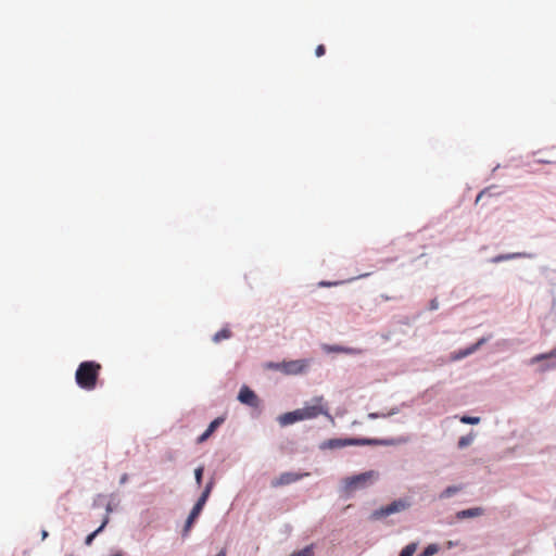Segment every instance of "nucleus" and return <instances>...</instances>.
<instances>
[{
	"label": "nucleus",
	"instance_id": "b1692460",
	"mask_svg": "<svg viewBox=\"0 0 556 556\" xmlns=\"http://www.w3.org/2000/svg\"><path fill=\"white\" fill-rule=\"evenodd\" d=\"M326 53V48L324 45H318L316 50H315V54L316 56L320 58L323 56L324 54Z\"/></svg>",
	"mask_w": 556,
	"mask_h": 556
},
{
	"label": "nucleus",
	"instance_id": "1a4fd4ad",
	"mask_svg": "<svg viewBox=\"0 0 556 556\" xmlns=\"http://www.w3.org/2000/svg\"><path fill=\"white\" fill-rule=\"evenodd\" d=\"M300 420H304L300 408L293 412L286 413L279 416L278 418V421L281 426H288Z\"/></svg>",
	"mask_w": 556,
	"mask_h": 556
},
{
	"label": "nucleus",
	"instance_id": "7c9ffc66",
	"mask_svg": "<svg viewBox=\"0 0 556 556\" xmlns=\"http://www.w3.org/2000/svg\"><path fill=\"white\" fill-rule=\"evenodd\" d=\"M279 364H280V363H270V364L268 365V367L277 370V365H279Z\"/></svg>",
	"mask_w": 556,
	"mask_h": 556
},
{
	"label": "nucleus",
	"instance_id": "4be33fe9",
	"mask_svg": "<svg viewBox=\"0 0 556 556\" xmlns=\"http://www.w3.org/2000/svg\"><path fill=\"white\" fill-rule=\"evenodd\" d=\"M460 421L464 422V424H478L480 421V418L478 417H469V416H463L460 418Z\"/></svg>",
	"mask_w": 556,
	"mask_h": 556
},
{
	"label": "nucleus",
	"instance_id": "2eb2a0df",
	"mask_svg": "<svg viewBox=\"0 0 556 556\" xmlns=\"http://www.w3.org/2000/svg\"><path fill=\"white\" fill-rule=\"evenodd\" d=\"M230 337H231V331L229 329L224 328L214 334L213 341L218 343L222 340L229 339Z\"/></svg>",
	"mask_w": 556,
	"mask_h": 556
},
{
	"label": "nucleus",
	"instance_id": "9d476101",
	"mask_svg": "<svg viewBox=\"0 0 556 556\" xmlns=\"http://www.w3.org/2000/svg\"><path fill=\"white\" fill-rule=\"evenodd\" d=\"M203 505H200V503H195L192 510L190 511V515L188 516L187 520H186V525H185V528H184V534L187 535L188 532L190 531L193 522L195 521V519L199 517V515L201 514L202 509H203Z\"/></svg>",
	"mask_w": 556,
	"mask_h": 556
},
{
	"label": "nucleus",
	"instance_id": "f704fd0d",
	"mask_svg": "<svg viewBox=\"0 0 556 556\" xmlns=\"http://www.w3.org/2000/svg\"><path fill=\"white\" fill-rule=\"evenodd\" d=\"M126 480H127V475H124V476L122 477V479H121V483L126 482Z\"/></svg>",
	"mask_w": 556,
	"mask_h": 556
},
{
	"label": "nucleus",
	"instance_id": "f03ea898",
	"mask_svg": "<svg viewBox=\"0 0 556 556\" xmlns=\"http://www.w3.org/2000/svg\"><path fill=\"white\" fill-rule=\"evenodd\" d=\"M101 368V365L93 361L80 363L75 374L76 383L84 390H93L97 387Z\"/></svg>",
	"mask_w": 556,
	"mask_h": 556
},
{
	"label": "nucleus",
	"instance_id": "c85d7f7f",
	"mask_svg": "<svg viewBox=\"0 0 556 556\" xmlns=\"http://www.w3.org/2000/svg\"><path fill=\"white\" fill-rule=\"evenodd\" d=\"M318 285H319L320 287H331V286H337V285H339V282L320 281Z\"/></svg>",
	"mask_w": 556,
	"mask_h": 556
},
{
	"label": "nucleus",
	"instance_id": "f257e3e1",
	"mask_svg": "<svg viewBox=\"0 0 556 556\" xmlns=\"http://www.w3.org/2000/svg\"><path fill=\"white\" fill-rule=\"evenodd\" d=\"M407 439L405 438H396V439H358V438H348V439H329L321 443L320 447L323 450H334L341 448L351 445H399L402 443H406Z\"/></svg>",
	"mask_w": 556,
	"mask_h": 556
},
{
	"label": "nucleus",
	"instance_id": "0eeeda50",
	"mask_svg": "<svg viewBox=\"0 0 556 556\" xmlns=\"http://www.w3.org/2000/svg\"><path fill=\"white\" fill-rule=\"evenodd\" d=\"M238 400L245 405L251 407H257L260 404V400L255 392L251 390L249 387L243 386L238 394Z\"/></svg>",
	"mask_w": 556,
	"mask_h": 556
},
{
	"label": "nucleus",
	"instance_id": "9b49d317",
	"mask_svg": "<svg viewBox=\"0 0 556 556\" xmlns=\"http://www.w3.org/2000/svg\"><path fill=\"white\" fill-rule=\"evenodd\" d=\"M483 342V340L478 341L476 344L471 345L470 348L459 350L458 352H455L451 355L452 361H458L462 359L471 353L476 351V349Z\"/></svg>",
	"mask_w": 556,
	"mask_h": 556
},
{
	"label": "nucleus",
	"instance_id": "2f4dec72",
	"mask_svg": "<svg viewBox=\"0 0 556 556\" xmlns=\"http://www.w3.org/2000/svg\"><path fill=\"white\" fill-rule=\"evenodd\" d=\"M483 194H484V190L480 191L479 194L477 195L476 202H478L482 198Z\"/></svg>",
	"mask_w": 556,
	"mask_h": 556
},
{
	"label": "nucleus",
	"instance_id": "7ed1b4c3",
	"mask_svg": "<svg viewBox=\"0 0 556 556\" xmlns=\"http://www.w3.org/2000/svg\"><path fill=\"white\" fill-rule=\"evenodd\" d=\"M379 478V472L376 470H369L355 476L345 478L344 489L351 493L358 489H364L372 484Z\"/></svg>",
	"mask_w": 556,
	"mask_h": 556
},
{
	"label": "nucleus",
	"instance_id": "aec40b11",
	"mask_svg": "<svg viewBox=\"0 0 556 556\" xmlns=\"http://www.w3.org/2000/svg\"><path fill=\"white\" fill-rule=\"evenodd\" d=\"M473 440V437L471 434L464 435L458 441V446L460 448L468 446Z\"/></svg>",
	"mask_w": 556,
	"mask_h": 556
},
{
	"label": "nucleus",
	"instance_id": "a878e982",
	"mask_svg": "<svg viewBox=\"0 0 556 556\" xmlns=\"http://www.w3.org/2000/svg\"><path fill=\"white\" fill-rule=\"evenodd\" d=\"M213 484H214V483H213V481H210V482L206 484V486H205V489H204V491H203L202 493L210 495V494H211V491H212V489H213Z\"/></svg>",
	"mask_w": 556,
	"mask_h": 556
},
{
	"label": "nucleus",
	"instance_id": "c756f323",
	"mask_svg": "<svg viewBox=\"0 0 556 556\" xmlns=\"http://www.w3.org/2000/svg\"><path fill=\"white\" fill-rule=\"evenodd\" d=\"M438 307H439L438 301L437 300H432L430 302V309H437Z\"/></svg>",
	"mask_w": 556,
	"mask_h": 556
},
{
	"label": "nucleus",
	"instance_id": "58836bf2",
	"mask_svg": "<svg viewBox=\"0 0 556 556\" xmlns=\"http://www.w3.org/2000/svg\"><path fill=\"white\" fill-rule=\"evenodd\" d=\"M111 556H122V555H119V554H115V555H111Z\"/></svg>",
	"mask_w": 556,
	"mask_h": 556
},
{
	"label": "nucleus",
	"instance_id": "dca6fc26",
	"mask_svg": "<svg viewBox=\"0 0 556 556\" xmlns=\"http://www.w3.org/2000/svg\"><path fill=\"white\" fill-rule=\"evenodd\" d=\"M417 549V543H409L400 553V556H413Z\"/></svg>",
	"mask_w": 556,
	"mask_h": 556
},
{
	"label": "nucleus",
	"instance_id": "72a5a7b5",
	"mask_svg": "<svg viewBox=\"0 0 556 556\" xmlns=\"http://www.w3.org/2000/svg\"><path fill=\"white\" fill-rule=\"evenodd\" d=\"M216 556H226V551L222 549Z\"/></svg>",
	"mask_w": 556,
	"mask_h": 556
},
{
	"label": "nucleus",
	"instance_id": "6e6552de",
	"mask_svg": "<svg viewBox=\"0 0 556 556\" xmlns=\"http://www.w3.org/2000/svg\"><path fill=\"white\" fill-rule=\"evenodd\" d=\"M304 476H308V473L300 475V473H295V472H283L278 478H276L271 481V486L278 488V486H282V485H288L293 482H296Z\"/></svg>",
	"mask_w": 556,
	"mask_h": 556
},
{
	"label": "nucleus",
	"instance_id": "a211bd4d",
	"mask_svg": "<svg viewBox=\"0 0 556 556\" xmlns=\"http://www.w3.org/2000/svg\"><path fill=\"white\" fill-rule=\"evenodd\" d=\"M439 552L437 544L428 545L419 556H432Z\"/></svg>",
	"mask_w": 556,
	"mask_h": 556
},
{
	"label": "nucleus",
	"instance_id": "f3484780",
	"mask_svg": "<svg viewBox=\"0 0 556 556\" xmlns=\"http://www.w3.org/2000/svg\"><path fill=\"white\" fill-rule=\"evenodd\" d=\"M460 490L459 486H448L446 488L441 494H440V498H447V497H451L452 495H454L455 493H457L458 491Z\"/></svg>",
	"mask_w": 556,
	"mask_h": 556
},
{
	"label": "nucleus",
	"instance_id": "39448f33",
	"mask_svg": "<svg viewBox=\"0 0 556 556\" xmlns=\"http://www.w3.org/2000/svg\"><path fill=\"white\" fill-rule=\"evenodd\" d=\"M408 507H409V503L407 501H405V500H397V501H394V502H392L391 504H389L387 506H383V507H381L379 509H376L371 514V519L372 520H379V519L388 517V516H390L392 514L403 511V510H405Z\"/></svg>",
	"mask_w": 556,
	"mask_h": 556
},
{
	"label": "nucleus",
	"instance_id": "20e7f679",
	"mask_svg": "<svg viewBox=\"0 0 556 556\" xmlns=\"http://www.w3.org/2000/svg\"><path fill=\"white\" fill-rule=\"evenodd\" d=\"M303 419L316 418L319 415L329 416L328 409L324 405V397L317 396L312 400V404L305 405L300 408Z\"/></svg>",
	"mask_w": 556,
	"mask_h": 556
},
{
	"label": "nucleus",
	"instance_id": "4c0bfd02",
	"mask_svg": "<svg viewBox=\"0 0 556 556\" xmlns=\"http://www.w3.org/2000/svg\"><path fill=\"white\" fill-rule=\"evenodd\" d=\"M548 367H556V362L549 365Z\"/></svg>",
	"mask_w": 556,
	"mask_h": 556
},
{
	"label": "nucleus",
	"instance_id": "bb28decb",
	"mask_svg": "<svg viewBox=\"0 0 556 556\" xmlns=\"http://www.w3.org/2000/svg\"><path fill=\"white\" fill-rule=\"evenodd\" d=\"M213 484H214V483H213V481H210V482L206 484V486H205V489H204V491H203L202 493L210 495V494H211V491H212V489H213Z\"/></svg>",
	"mask_w": 556,
	"mask_h": 556
},
{
	"label": "nucleus",
	"instance_id": "423d86ee",
	"mask_svg": "<svg viewBox=\"0 0 556 556\" xmlns=\"http://www.w3.org/2000/svg\"><path fill=\"white\" fill-rule=\"evenodd\" d=\"M308 367V361L306 359H294L288 362H281L277 365V370L286 375H300Z\"/></svg>",
	"mask_w": 556,
	"mask_h": 556
},
{
	"label": "nucleus",
	"instance_id": "5701e85b",
	"mask_svg": "<svg viewBox=\"0 0 556 556\" xmlns=\"http://www.w3.org/2000/svg\"><path fill=\"white\" fill-rule=\"evenodd\" d=\"M224 420L225 419L223 417H217L210 424L208 428L215 431L224 422Z\"/></svg>",
	"mask_w": 556,
	"mask_h": 556
},
{
	"label": "nucleus",
	"instance_id": "4468645a",
	"mask_svg": "<svg viewBox=\"0 0 556 556\" xmlns=\"http://www.w3.org/2000/svg\"><path fill=\"white\" fill-rule=\"evenodd\" d=\"M328 351L330 352H337V353H348V354H359L361 351L359 350H356V349H352V348H342V346H329L327 349Z\"/></svg>",
	"mask_w": 556,
	"mask_h": 556
},
{
	"label": "nucleus",
	"instance_id": "ddd939ff",
	"mask_svg": "<svg viewBox=\"0 0 556 556\" xmlns=\"http://www.w3.org/2000/svg\"><path fill=\"white\" fill-rule=\"evenodd\" d=\"M109 522V517L106 516L103 520V522L101 523V526L96 530L93 531L92 533H90L89 535H87L86 540H85V544L86 545H91L94 538L105 528L106 523Z\"/></svg>",
	"mask_w": 556,
	"mask_h": 556
},
{
	"label": "nucleus",
	"instance_id": "473e14b6",
	"mask_svg": "<svg viewBox=\"0 0 556 556\" xmlns=\"http://www.w3.org/2000/svg\"><path fill=\"white\" fill-rule=\"evenodd\" d=\"M48 536V532L46 530H42L41 538L45 540Z\"/></svg>",
	"mask_w": 556,
	"mask_h": 556
},
{
	"label": "nucleus",
	"instance_id": "6ab92c4d",
	"mask_svg": "<svg viewBox=\"0 0 556 556\" xmlns=\"http://www.w3.org/2000/svg\"><path fill=\"white\" fill-rule=\"evenodd\" d=\"M547 358H556V349L547 354H540V355L533 357L532 363L541 362V361L547 359Z\"/></svg>",
	"mask_w": 556,
	"mask_h": 556
},
{
	"label": "nucleus",
	"instance_id": "f8f14e48",
	"mask_svg": "<svg viewBox=\"0 0 556 556\" xmlns=\"http://www.w3.org/2000/svg\"><path fill=\"white\" fill-rule=\"evenodd\" d=\"M482 514H483L482 508H469V509H464V510L458 511L456 514V516L458 519H464V518L478 517V516H481Z\"/></svg>",
	"mask_w": 556,
	"mask_h": 556
},
{
	"label": "nucleus",
	"instance_id": "cd10ccee",
	"mask_svg": "<svg viewBox=\"0 0 556 556\" xmlns=\"http://www.w3.org/2000/svg\"><path fill=\"white\" fill-rule=\"evenodd\" d=\"M210 438V434L207 432H203L199 438H198V442L199 443H202L204 441H206L207 439Z\"/></svg>",
	"mask_w": 556,
	"mask_h": 556
},
{
	"label": "nucleus",
	"instance_id": "393cba45",
	"mask_svg": "<svg viewBox=\"0 0 556 556\" xmlns=\"http://www.w3.org/2000/svg\"><path fill=\"white\" fill-rule=\"evenodd\" d=\"M208 496L210 495L202 493L197 502L200 503V505L204 506L206 501H207V498H208Z\"/></svg>",
	"mask_w": 556,
	"mask_h": 556
},
{
	"label": "nucleus",
	"instance_id": "c9c22d12",
	"mask_svg": "<svg viewBox=\"0 0 556 556\" xmlns=\"http://www.w3.org/2000/svg\"><path fill=\"white\" fill-rule=\"evenodd\" d=\"M205 432H207L210 434V437L212 435V433L214 432L211 428L207 427V429L205 430Z\"/></svg>",
	"mask_w": 556,
	"mask_h": 556
},
{
	"label": "nucleus",
	"instance_id": "412c9836",
	"mask_svg": "<svg viewBox=\"0 0 556 556\" xmlns=\"http://www.w3.org/2000/svg\"><path fill=\"white\" fill-rule=\"evenodd\" d=\"M203 471H204V468L202 466L198 467L195 470H194V477H195V481L197 483L200 485L201 482H202V476H203Z\"/></svg>",
	"mask_w": 556,
	"mask_h": 556
},
{
	"label": "nucleus",
	"instance_id": "e433bc0d",
	"mask_svg": "<svg viewBox=\"0 0 556 556\" xmlns=\"http://www.w3.org/2000/svg\"><path fill=\"white\" fill-rule=\"evenodd\" d=\"M504 257H496L493 260V262H498L500 260H503Z\"/></svg>",
	"mask_w": 556,
	"mask_h": 556
}]
</instances>
